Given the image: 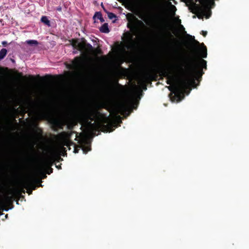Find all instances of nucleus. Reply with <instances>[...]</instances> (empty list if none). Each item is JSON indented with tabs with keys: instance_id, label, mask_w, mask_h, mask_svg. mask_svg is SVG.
Masks as SVG:
<instances>
[{
	"instance_id": "e433bc0d",
	"label": "nucleus",
	"mask_w": 249,
	"mask_h": 249,
	"mask_svg": "<svg viewBox=\"0 0 249 249\" xmlns=\"http://www.w3.org/2000/svg\"><path fill=\"white\" fill-rule=\"evenodd\" d=\"M58 10H61V8L58 9Z\"/></svg>"
},
{
	"instance_id": "aec40b11",
	"label": "nucleus",
	"mask_w": 249,
	"mask_h": 249,
	"mask_svg": "<svg viewBox=\"0 0 249 249\" xmlns=\"http://www.w3.org/2000/svg\"><path fill=\"white\" fill-rule=\"evenodd\" d=\"M7 51L6 49L3 48L0 51V60L2 59L6 56Z\"/></svg>"
},
{
	"instance_id": "9b49d317",
	"label": "nucleus",
	"mask_w": 249,
	"mask_h": 249,
	"mask_svg": "<svg viewBox=\"0 0 249 249\" xmlns=\"http://www.w3.org/2000/svg\"><path fill=\"white\" fill-rule=\"evenodd\" d=\"M34 111L33 119L35 120H40L47 118V113L44 110H33Z\"/></svg>"
},
{
	"instance_id": "2f4dec72",
	"label": "nucleus",
	"mask_w": 249,
	"mask_h": 249,
	"mask_svg": "<svg viewBox=\"0 0 249 249\" xmlns=\"http://www.w3.org/2000/svg\"><path fill=\"white\" fill-rule=\"evenodd\" d=\"M50 77V75H46L44 77H43V78H46V77Z\"/></svg>"
},
{
	"instance_id": "cd10ccee",
	"label": "nucleus",
	"mask_w": 249,
	"mask_h": 249,
	"mask_svg": "<svg viewBox=\"0 0 249 249\" xmlns=\"http://www.w3.org/2000/svg\"><path fill=\"white\" fill-rule=\"evenodd\" d=\"M207 34V31H203V37H205Z\"/></svg>"
},
{
	"instance_id": "c85d7f7f",
	"label": "nucleus",
	"mask_w": 249,
	"mask_h": 249,
	"mask_svg": "<svg viewBox=\"0 0 249 249\" xmlns=\"http://www.w3.org/2000/svg\"><path fill=\"white\" fill-rule=\"evenodd\" d=\"M117 86H118V87H121L122 88H123V86L121 85L118 83H117Z\"/></svg>"
},
{
	"instance_id": "5701e85b",
	"label": "nucleus",
	"mask_w": 249,
	"mask_h": 249,
	"mask_svg": "<svg viewBox=\"0 0 249 249\" xmlns=\"http://www.w3.org/2000/svg\"><path fill=\"white\" fill-rule=\"evenodd\" d=\"M186 38L190 41H196L195 39V37L194 36H192L191 35H190L189 34H186Z\"/></svg>"
},
{
	"instance_id": "412c9836",
	"label": "nucleus",
	"mask_w": 249,
	"mask_h": 249,
	"mask_svg": "<svg viewBox=\"0 0 249 249\" xmlns=\"http://www.w3.org/2000/svg\"><path fill=\"white\" fill-rule=\"evenodd\" d=\"M104 10H105V11L107 13V16H108V18L109 19H113L114 18H116V15H115L114 13H111V12H107V11H106L105 9H104Z\"/></svg>"
},
{
	"instance_id": "f3484780",
	"label": "nucleus",
	"mask_w": 249,
	"mask_h": 249,
	"mask_svg": "<svg viewBox=\"0 0 249 249\" xmlns=\"http://www.w3.org/2000/svg\"><path fill=\"white\" fill-rule=\"evenodd\" d=\"M96 18L97 19H99L100 20L101 22H103L105 21L104 18L102 17V15L101 13L100 12H96L95 13V14L93 16V18Z\"/></svg>"
},
{
	"instance_id": "a211bd4d",
	"label": "nucleus",
	"mask_w": 249,
	"mask_h": 249,
	"mask_svg": "<svg viewBox=\"0 0 249 249\" xmlns=\"http://www.w3.org/2000/svg\"><path fill=\"white\" fill-rule=\"evenodd\" d=\"M86 43V42L85 41L79 42L78 44H77V47L76 49L80 51L83 52L85 48Z\"/></svg>"
},
{
	"instance_id": "4468645a",
	"label": "nucleus",
	"mask_w": 249,
	"mask_h": 249,
	"mask_svg": "<svg viewBox=\"0 0 249 249\" xmlns=\"http://www.w3.org/2000/svg\"><path fill=\"white\" fill-rule=\"evenodd\" d=\"M93 51V48L92 45L89 43H86L85 48L83 52H85L87 53H89Z\"/></svg>"
},
{
	"instance_id": "dca6fc26",
	"label": "nucleus",
	"mask_w": 249,
	"mask_h": 249,
	"mask_svg": "<svg viewBox=\"0 0 249 249\" xmlns=\"http://www.w3.org/2000/svg\"><path fill=\"white\" fill-rule=\"evenodd\" d=\"M100 31L102 33H108L109 32V30L108 27L107 23H104L100 28Z\"/></svg>"
},
{
	"instance_id": "6e6552de",
	"label": "nucleus",
	"mask_w": 249,
	"mask_h": 249,
	"mask_svg": "<svg viewBox=\"0 0 249 249\" xmlns=\"http://www.w3.org/2000/svg\"><path fill=\"white\" fill-rule=\"evenodd\" d=\"M118 92V89L115 86H109L106 92V98L109 100H114L116 98Z\"/></svg>"
},
{
	"instance_id": "bb28decb",
	"label": "nucleus",
	"mask_w": 249,
	"mask_h": 249,
	"mask_svg": "<svg viewBox=\"0 0 249 249\" xmlns=\"http://www.w3.org/2000/svg\"><path fill=\"white\" fill-rule=\"evenodd\" d=\"M139 18L142 19L146 23H147V19L145 18H144L143 16H139Z\"/></svg>"
},
{
	"instance_id": "20e7f679",
	"label": "nucleus",
	"mask_w": 249,
	"mask_h": 249,
	"mask_svg": "<svg viewBox=\"0 0 249 249\" xmlns=\"http://www.w3.org/2000/svg\"><path fill=\"white\" fill-rule=\"evenodd\" d=\"M185 2L191 12L196 14L193 16L196 18V16L199 19H202V0H181Z\"/></svg>"
},
{
	"instance_id": "9d476101",
	"label": "nucleus",
	"mask_w": 249,
	"mask_h": 249,
	"mask_svg": "<svg viewBox=\"0 0 249 249\" xmlns=\"http://www.w3.org/2000/svg\"><path fill=\"white\" fill-rule=\"evenodd\" d=\"M82 65V61L81 57H76L72 61V64L68 65L67 67L70 70H78L81 69Z\"/></svg>"
},
{
	"instance_id": "f704fd0d",
	"label": "nucleus",
	"mask_w": 249,
	"mask_h": 249,
	"mask_svg": "<svg viewBox=\"0 0 249 249\" xmlns=\"http://www.w3.org/2000/svg\"><path fill=\"white\" fill-rule=\"evenodd\" d=\"M19 74L20 76H22V74L21 73H20Z\"/></svg>"
},
{
	"instance_id": "c9c22d12",
	"label": "nucleus",
	"mask_w": 249,
	"mask_h": 249,
	"mask_svg": "<svg viewBox=\"0 0 249 249\" xmlns=\"http://www.w3.org/2000/svg\"><path fill=\"white\" fill-rule=\"evenodd\" d=\"M200 33L201 35H202V31H201Z\"/></svg>"
},
{
	"instance_id": "1a4fd4ad",
	"label": "nucleus",
	"mask_w": 249,
	"mask_h": 249,
	"mask_svg": "<svg viewBox=\"0 0 249 249\" xmlns=\"http://www.w3.org/2000/svg\"><path fill=\"white\" fill-rule=\"evenodd\" d=\"M0 109H102L101 108H91V107H48V108H42V107H37V108H24L21 107H18L17 108L15 107H0Z\"/></svg>"
},
{
	"instance_id": "423d86ee",
	"label": "nucleus",
	"mask_w": 249,
	"mask_h": 249,
	"mask_svg": "<svg viewBox=\"0 0 249 249\" xmlns=\"http://www.w3.org/2000/svg\"><path fill=\"white\" fill-rule=\"evenodd\" d=\"M74 134L73 133L63 132L58 135V145L55 149L57 154H61L64 151L63 146H70L71 144L70 139Z\"/></svg>"
},
{
	"instance_id": "393cba45",
	"label": "nucleus",
	"mask_w": 249,
	"mask_h": 249,
	"mask_svg": "<svg viewBox=\"0 0 249 249\" xmlns=\"http://www.w3.org/2000/svg\"><path fill=\"white\" fill-rule=\"evenodd\" d=\"M24 78H28L32 82H33L35 80V77L32 75H29L28 77H27V76H24Z\"/></svg>"
},
{
	"instance_id": "4c0bfd02",
	"label": "nucleus",
	"mask_w": 249,
	"mask_h": 249,
	"mask_svg": "<svg viewBox=\"0 0 249 249\" xmlns=\"http://www.w3.org/2000/svg\"><path fill=\"white\" fill-rule=\"evenodd\" d=\"M181 26L182 28H183L184 29L183 26L182 25H181Z\"/></svg>"
},
{
	"instance_id": "6ab92c4d",
	"label": "nucleus",
	"mask_w": 249,
	"mask_h": 249,
	"mask_svg": "<svg viewBox=\"0 0 249 249\" xmlns=\"http://www.w3.org/2000/svg\"><path fill=\"white\" fill-rule=\"evenodd\" d=\"M156 4L154 6V9L157 11L160 12L162 10L163 6L157 0H156Z\"/></svg>"
},
{
	"instance_id": "ddd939ff",
	"label": "nucleus",
	"mask_w": 249,
	"mask_h": 249,
	"mask_svg": "<svg viewBox=\"0 0 249 249\" xmlns=\"http://www.w3.org/2000/svg\"><path fill=\"white\" fill-rule=\"evenodd\" d=\"M207 56V48L203 43V70H207V61L204 59Z\"/></svg>"
},
{
	"instance_id": "4be33fe9",
	"label": "nucleus",
	"mask_w": 249,
	"mask_h": 249,
	"mask_svg": "<svg viewBox=\"0 0 249 249\" xmlns=\"http://www.w3.org/2000/svg\"><path fill=\"white\" fill-rule=\"evenodd\" d=\"M26 43L30 45H37L38 44V42H37V41L35 40H27Z\"/></svg>"
},
{
	"instance_id": "b1692460",
	"label": "nucleus",
	"mask_w": 249,
	"mask_h": 249,
	"mask_svg": "<svg viewBox=\"0 0 249 249\" xmlns=\"http://www.w3.org/2000/svg\"><path fill=\"white\" fill-rule=\"evenodd\" d=\"M79 41L78 40H72V45L74 48H77V44H78Z\"/></svg>"
},
{
	"instance_id": "72a5a7b5",
	"label": "nucleus",
	"mask_w": 249,
	"mask_h": 249,
	"mask_svg": "<svg viewBox=\"0 0 249 249\" xmlns=\"http://www.w3.org/2000/svg\"><path fill=\"white\" fill-rule=\"evenodd\" d=\"M37 77H38V78H41V77L40 76V75H37Z\"/></svg>"
},
{
	"instance_id": "2eb2a0df",
	"label": "nucleus",
	"mask_w": 249,
	"mask_h": 249,
	"mask_svg": "<svg viewBox=\"0 0 249 249\" xmlns=\"http://www.w3.org/2000/svg\"><path fill=\"white\" fill-rule=\"evenodd\" d=\"M41 21L48 27L51 26V22L47 16H42L41 18Z\"/></svg>"
},
{
	"instance_id": "39448f33",
	"label": "nucleus",
	"mask_w": 249,
	"mask_h": 249,
	"mask_svg": "<svg viewBox=\"0 0 249 249\" xmlns=\"http://www.w3.org/2000/svg\"><path fill=\"white\" fill-rule=\"evenodd\" d=\"M154 71L161 76L166 77L167 79V84L171 85L173 83H175L178 80V77L173 75L164 66L158 63L154 69Z\"/></svg>"
},
{
	"instance_id": "7c9ffc66",
	"label": "nucleus",
	"mask_w": 249,
	"mask_h": 249,
	"mask_svg": "<svg viewBox=\"0 0 249 249\" xmlns=\"http://www.w3.org/2000/svg\"><path fill=\"white\" fill-rule=\"evenodd\" d=\"M74 152L75 153H77V148H76L75 147V148H74Z\"/></svg>"
},
{
	"instance_id": "f03ea898",
	"label": "nucleus",
	"mask_w": 249,
	"mask_h": 249,
	"mask_svg": "<svg viewBox=\"0 0 249 249\" xmlns=\"http://www.w3.org/2000/svg\"><path fill=\"white\" fill-rule=\"evenodd\" d=\"M199 75L193 71L189 68H183L181 64L176 65V68L180 73L181 77L178 79V85L174 87L176 94H180L187 92L188 95L192 88H196L200 83L201 77L202 75V44L199 49Z\"/></svg>"
},
{
	"instance_id": "a878e982",
	"label": "nucleus",
	"mask_w": 249,
	"mask_h": 249,
	"mask_svg": "<svg viewBox=\"0 0 249 249\" xmlns=\"http://www.w3.org/2000/svg\"><path fill=\"white\" fill-rule=\"evenodd\" d=\"M95 51L96 53L99 54H101L102 53V50L100 49H96L95 50Z\"/></svg>"
},
{
	"instance_id": "7ed1b4c3",
	"label": "nucleus",
	"mask_w": 249,
	"mask_h": 249,
	"mask_svg": "<svg viewBox=\"0 0 249 249\" xmlns=\"http://www.w3.org/2000/svg\"><path fill=\"white\" fill-rule=\"evenodd\" d=\"M144 26L143 22L136 17H134V21L132 22V24L128 23L127 27L130 29L133 34L130 32L125 33V40L122 49L123 52H125L126 49L134 50L136 48L137 44L134 40V36L140 33L141 31V28Z\"/></svg>"
},
{
	"instance_id": "f257e3e1",
	"label": "nucleus",
	"mask_w": 249,
	"mask_h": 249,
	"mask_svg": "<svg viewBox=\"0 0 249 249\" xmlns=\"http://www.w3.org/2000/svg\"><path fill=\"white\" fill-rule=\"evenodd\" d=\"M94 110L93 114L89 117L91 121H87L84 133L75 135V140L80 145L84 153L90 150L88 141L90 137L96 135V130L100 129L106 132L112 131L121 122L122 119L131 112V110H110L109 114L106 115L98 112V110Z\"/></svg>"
},
{
	"instance_id": "f8f14e48",
	"label": "nucleus",
	"mask_w": 249,
	"mask_h": 249,
	"mask_svg": "<svg viewBox=\"0 0 249 249\" xmlns=\"http://www.w3.org/2000/svg\"><path fill=\"white\" fill-rule=\"evenodd\" d=\"M62 122L65 124L69 123V122L71 123H73L74 120L73 116L71 115L67 114L64 117V118H63Z\"/></svg>"
},
{
	"instance_id": "0eeeda50",
	"label": "nucleus",
	"mask_w": 249,
	"mask_h": 249,
	"mask_svg": "<svg viewBox=\"0 0 249 249\" xmlns=\"http://www.w3.org/2000/svg\"><path fill=\"white\" fill-rule=\"evenodd\" d=\"M126 104L127 106L126 107L121 108H109L106 107L105 109H137L139 104V101L136 98H131L126 100Z\"/></svg>"
},
{
	"instance_id": "473e14b6",
	"label": "nucleus",
	"mask_w": 249,
	"mask_h": 249,
	"mask_svg": "<svg viewBox=\"0 0 249 249\" xmlns=\"http://www.w3.org/2000/svg\"><path fill=\"white\" fill-rule=\"evenodd\" d=\"M178 22L179 23H181V20H180V19H178Z\"/></svg>"
},
{
	"instance_id": "c756f323",
	"label": "nucleus",
	"mask_w": 249,
	"mask_h": 249,
	"mask_svg": "<svg viewBox=\"0 0 249 249\" xmlns=\"http://www.w3.org/2000/svg\"><path fill=\"white\" fill-rule=\"evenodd\" d=\"M2 44L3 45H5L7 44V42L6 41H3Z\"/></svg>"
}]
</instances>
